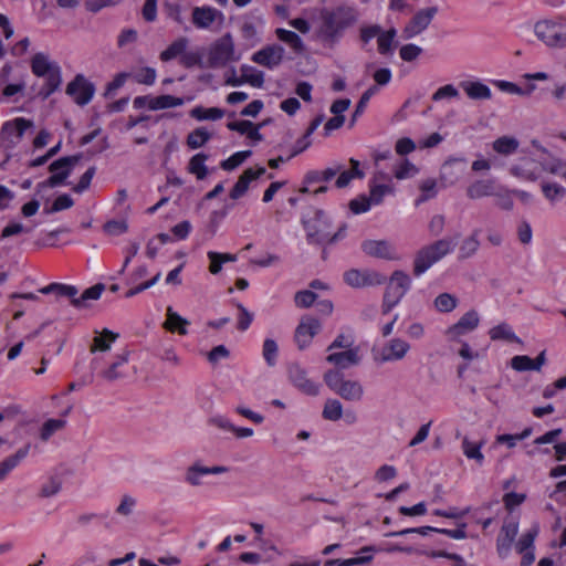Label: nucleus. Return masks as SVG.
I'll use <instances>...</instances> for the list:
<instances>
[{
	"instance_id": "nucleus-54",
	"label": "nucleus",
	"mask_w": 566,
	"mask_h": 566,
	"mask_svg": "<svg viewBox=\"0 0 566 566\" xmlns=\"http://www.w3.org/2000/svg\"><path fill=\"white\" fill-rule=\"evenodd\" d=\"M394 191V188L389 185H371L370 186V192H369V199L373 202V205H379L382 202L385 195L391 193Z\"/></svg>"
},
{
	"instance_id": "nucleus-30",
	"label": "nucleus",
	"mask_w": 566,
	"mask_h": 566,
	"mask_svg": "<svg viewBox=\"0 0 566 566\" xmlns=\"http://www.w3.org/2000/svg\"><path fill=\"white\" fill-rule=\"evenodd\" d=\"M352 168L349 170H340L337 175V179L335 181V186L339 189L345 188L349 185V182L355 179H361L364 178L365 174L363 170L359 169V161L350 158L349 160Z\"/></svg>"
},
{
	"instance_id": "nucleus-58",
	"label": "nucleus",
	"mask_w": 566,
	"mask_h": 566,
	"mask_svg": "<svg viewBox=\"0 0 566 566\" xmlns=\"http://www.w3.org/2000/svg\"><path fill=\"white\" fill-rule=\"evenodd\" d=\"M378 92V87L377 85H373L370 86L369 88H367L360 96L357 105H356V108H355V112L353 114V120L356 119L357 116L361 115L369 102V99Z\"/></svg>"
},
{
	"instance_id": "nucleus-26",
	"label": "nucleus",
	"mask_w": 566,
	"mask_h": 566,
	"mask_svg": "<svg viewBox=\"0 0 566 566\" xmlns=\"http://www.w3.org/2000/svg\"><path fill=\"white\" fill-rule=\"evenodd\" d=\"M217 13L211 7H196L192 10V23L198 29H208L214 22Z\"/></svg>"
},
{
	"instance_id": "nucleus-28",
	"label": "nucleus",
	"mask_w": 566,
	"mask_h": 566,
	"mask_svg": "<svg viewBox=\"0 0 566 566\" xmlns=\"http://www.w3.org/2000/svg\"><path fill=\"white\" fill-rule=\"evenodd\" d=\"M167 319L164 323V328L169 332H177L180 335H187L188 329L187 326L189 325V321L181 317L177 312L172 310V307H167L166 313Z\"/></svg>"
},
{
	"instance_id": "nucleus-5",
	"label": "nucleus",
	"mask_w": 566,
	"mask_h": 566,
	"mask_svg": "<svg viewBox=\"0 0 566 566\" xmlns=\"http://www.w3.org/2000/svg\"><path fill=\"white\" fill-rule=\"evenodd\" d=\"M411 287V279L403 271H395L387 284L381 310L382 314H388L396 305L399 304L401 298Z\"/></svg>"
},
{
	"instance_id": "nucleus-49",
	"label": "nucleus",
	"mask_w": 566,
	"mask_h": 566,
	"mask_svg": "<svg viewBox=\"0 0 566 566\" xmlns=\"http://www.w3.org/2000/svg\"><path fill=\"white\" fill-rule=\"evenodd\" d=\"M279 347L274 339L265 338L263 342L262 356L268 366L273 367L276 365Z\"/></svg>"
},
{
	"instance_id": "nucleus-62",
	"label": "nucleus",
	"mask_w": 566,
	"mask_h": 566,
	"mask_svg": "<svg viewBox=\"0 0 566 566\" xmlns=\"http://www.w3.org/2000/svg\"><path fill=\"white\" fill-rule=\"evenodd\" d=\"M74 205V201L72 199V197L70 195H61L59 196L53 205L51 206V208H49L46 210L48 213H53V212H57V211H62V210H65V209H70L71 207H73Z\"/></svg>"
},
{
	"instance_id": "nucleus-29",
	"label": "nucleus",
	"mask_w": 566,
	"mask_h": 566,
	"mask_svg": "<svg viewBox=\"0 0 566 566\" xmlns=\"http://www.w3.org/2000/svg\"><path fill=\"white\" fill-rule=\"evenodd\" d=\"M275 35L280 41L287 44L296 54H302L305 51V44L296 32L277 28L275 30Z\"/></svg>"
},
{
	"instance_id": "nucleus-7",
	"label": "nucleus",
	"mask_w": 566,
	"mask_h": 566,
	"mask_svg": "<svg viewBox=\"0 0 566 566\" xmlns=\"http://www.w3.org/2000/svg\"><path fill=\"white\" fill-rule=\"evenodd\" d=\"M238 60L233 39L230 33H227L211 45L208 54V66L212 69L222 67L229 62Z\"/></svg>"
},
{
	"instance_id": "nucleus-35",
	"label": "nucleus",
	"mask_w": 566,
	"mask_h": 566,
	"mask_svg": "<svg viewBox=\"0 0 566 566\" xmlns=\"http://www.w3.org/2000/svg\"><path fill=\"white\" fill-rule=\"evenodd\" d=\"M187 46H188V39L179 38V39L175 40L171 44H169L168 48L159 54V59L163 62H169L178 56L181 57V55L186 51Z\"/></svg>"
},
{
	"instance_id": "nucleus-8",
	"label": "nucleus",
	"mask_w": 566,
	"mask_h": 566,
	"mask_svg": "<svg viewBox=\"0 0 566 566\" xmlns=\"http://www.w3.org/2000/svg\"><path fill=\"white\" fill-rule=\"evenodd\" d=\"M310 244H325L329 239L331 222L323 210H316L311 220H303Z\"/></svg>"
},
{
	"instance_id": "nucleus-34",
	"label": "nucleus",
	"mask_w": 566,
	"mask_h": 566,
	"mask_svg": "<svg viewBox=\"0 0 566 566\" xmlns=\"http://www.w3.org/2000/svg\"><path fill=\"white\" fill-rule=\"evenodd\" d=\"M118 338V334L114 333L107 328H104L102 333L96 335L93 339V344L91 346V352L95 353L96 350L107 352L111 349L112 343H114Z\"/></svg>"
},
{
	"instance_id": "nucleus-14",
	"label": "nucleus",
	"mask_w": 566,
	"mask_h": 566,
	"mask_svg": "<svg viewBox=\"0 0 566 566\" xmlns=\"http://www.w3.org/2000/svg\"><path fill=\"white\" fill-rule=\"evenodd\" d=\"M290 381L303 394L308 396H317L319 394V385L307 377L306 370L298 364L289 366Z\"/></svg>"
},
{
	"instance_id": "nucleus-43",
	"label": "nucleus",
	"mask_w": 566,
	"mask_h": 566,
	"mask_svg": "<svg viewBox=\"0 0 566 566\" xmlns=\"http://www.w3.org/2000/svg\"><path fill=\"white\" fill-rule=\"evenodd\" d=\"M241 76H243V81L250 84L253 87H262L264 84V73L250 66L248 64H243L240 67Z\"/></svg>"
},
{
	"instance_id": "nucleus-64",
	"label": "nucleus",
	"mask_w": 566,
	"mask_h": 566,
	"mask_svg": "<svg viewBox=\"0 0 566 566\" xmlns=\"http://www.w3.org/2000/svg\"><path fill=\"white\" fill-rule=\"evenodd\" d=\"M459 96V91L455 86L452 84H447L444 86L439 87L433 94H432V101L438 102L443 98H453Z\"/></svg>"
},
{
	"instance_id": "nucleus-53",
	"label": "nucleus",
	"mask_w": 566,
	"mask_h": 566,
	"mask_svg": "<svg viewBox=\"0 0 566 566\" xmlns=\"http://www.w3.org/2000/svg\"><path fill=\"white\" fill-rule=\"evenodd\" d=\"M127 363V355L119 356L116 361H114L107 369L102 371V377L107 381H114L120 377H123V373L118 369L120 366Z\"/></svg>"
},
{
	"instance_id": "nucleus-47",
	"label": "nucleus",
	"mask_w": 566,
	"mask_h": 566,
	"mask_svg": "<svg viewBox=\"0 0 566 566\" xmlns=\"http://www.w3.org/2000/svg\"><path fill=\"white\" fill-rule=\"evenodd\" d=\"M458 305V298L450 293H441L434 300V307L441 313H450Z\"/></svg>"
},
{
	"instance_id": "nucleus-27",
	"label": "nucleus",
	"mask_w": 566,
	"mask_h": 566,
	"mask_svg": "<svg viewBox=\"0 0 566 566\" xmlns=\"http://www.w3.org/2000/svg\"><path fill=\"white\" fill-rule=\"evenodd\" d=\"M30 446L27 444L20 448L14 454L7 457L0 462V482L3 481L8 474L19 465V463L28 455Z\"/></svg>"
},
{
	"instance_id": "nucleus-39",
	"label": "nucleus",
	"mask_w": 566,
	"mask_h": 566,
	"mask_svg": "<svg viewBox=\"0 0 566 566\" xmlns=\"http://www.w3.org/2000/svg\"><path fill=\"white\" fill-rule=\"evenodd\" d=\"M207 256L210 261L209 271L211 274H218L222 270V264L237 261V255L231 253H220L209 251Z\"/></svg>"
},
{
	"instance_id": "nucleus-22",
	"label": "nucleus",
	"mask_w": 566,
	"mask_h": 566,
	"mask_svg": "<svg viewBox=\"0 0 566 566\" xmlns=\"http://www.w3.org/2000/svg\"><path fill=\"white\" fill-rule=\"evenodd\" d=\"M539 165L531 158H524L510 168L511 175L524 180L534 181L539 177Z\"/></svg>"
},
{
	"instance_id": "nucleus-6",
	"label": "nucleus",
	"mask_w": 566,
	"mask_h": 566,
	"mask_svg": "<svg viewBox=\"0 0 566 566\" xmlns=\"http://www.w3.org/2000/svg\"><path fill=\"white\" fill-rule=\"evenodd\" d=\"M538 40L549 48H563L566 44V25L563 19H546L534 27Z\"/></svg>"
},
{
	"instance_id": "nucleus-11",
	"label": "nucleus",
	"mask_w": 566,
	"mask_h": 566,
	"mask_svg": "<svg viewBox=\"0 0 566 566\" xmlns=\"http://www.w3.org/2000/svg\"><path fill=\"white\" fill-rule=\"evenodd\" d=\"M437 13V7H429L417 11L403 28L402 38L409 40L423 32L430 25Z\"/></svg>"
},
{
	"instance_id": "nucleus-41",
	"label": "nucleus",
	"mask_w": 566,
	"mask_h": 566,
	"mask_svg": "<svg viewBox=\"0 0 566 566\" xmlns=\"http://www.w3.org/2000/svg\"><path fill=\"white\" fill-rule=\"evenodd\" d=\"M190 116L197 120H218L224 116V111L219 107L196 106L190 111Z\"/></svg>"
},
{
	"instance_id": "nucleus-17",
	"label": "nucleus",
	"mask_w": 566,
	"mask_h": 566,
	"mask_svg": "<svg viewBox=\"0 0 566 566\" xmlns=\"http://www.w3.org/2000/svg\"><path fill=\"white\" fill-rule=\"evenodd\" d=\"M319 329L321 323L318 319L311 316L302 317L294 335L297 347L300 349L306 348L311 344L313 337L319 332Z\"/></svg>"
},
{
	"instance_id": "nucleus-60",
	"label": "nucleus",
	"mask_w": 566,
	"mask_h": 566,
	"mask_svg": "<svg viewBox=\"0 0 566 566\" xmlns=\"http://www.w3.org/2000/svg\"><path fill=\"white\" fill-rule=\"evenodd\" d=\"M160 276L161 273L158 272L155 276H153L150 280L145 281L144 283L130 285L132 287L126 292L125 297H133L144 292L145 290L154 286L160 280Z\"/></svg>"
},
{
	"instance_id": "nucleus-12",
	"label": "nucleus",
	"mask_w": 566,
	"mask_h": 566,
	"mask_svg": "<svg viewBox=\"0 0 566 566\" xmlns=\"http://www.w3.org/2000/svg\"><path fill=\"white\" fill-rule=\"evenodd\" d=\"M344 281L347 285L354 289H361L366 286L381 285L386 282V277L375 271L350 269L344 273Z\"/></svg>"
},
{
	"instance_id": "nucleus-52",
	"label": "nucleus",
	"mask_w": 566,
	"mask_h": 566,
	"mask_svg": "<svg viewBox=\"0 0 566 566\" xmlns=\"http://www.w3.org/2000/svg\"><path fill=\"white\" fill-rule=\"evenodd\" d=\"M251 154H252L251 150L237 151L232 156L227 158L226 160H222L220 163V167L223 170H228V171L233 170L238 166H240L247 158H249L251 156Z\"/></svg>"
},
{
	"instance_id": "nucleus-57",
	"label": "nucleus",
	"mask_w": 566,
	"mask_h": 566,
	"mask_svg": "<svg viewBox=\"0 0 566 566\" xmlns=\"http://www.w3.org/2000/svg\"><path fill=\"white\" fill-rule=\"evenodd\" d=\"M62 83V77H59L57 74L51 76V78H45V83L39 92V96L42 99L49 98L55 91L59 90Z\"/></svg>"
},
{
	"instance_id": "nucleus-55",
	"label": "nucleus",
	"mask_w": 566,
	"mask_h": 566,
	"mask_svg": "<svg viewBox=\"0 0 566 566\" xmlns=\"http://www.w3.org/2000/svg\"><path fill=\"white\" fill-rule=\"evenodd\" d=\"M538 534V527L533 526L526 533H524L516 544L517 552H525L527 549H533L535 537Z\"/></svg>"
},
{
	"instance_id": "nucleus-59",
	"label": "nucleus",
	"mask_w": 566,
	"mask_h": 566,
	"mask_svg": "<svg viewBox=\"0 0 566 566\" xmlns=\"http://www.w3.org/2000/svg\"><path fill=\"white\" fill-rule=\"evenodd\" d=\"M316 297H317V295L314 292H312L310 290H304V291H298L295 294L294 301H295V304L297 307L307 308L315 303Z\"/></svg>"
},
{
	"instance_id": "nucleus-21",
	"label": "nucleus",
	"mask_w": 566,
	"mask_h": 566,
	"mask_svg": "<svg viewBox=\"0 0 566 566\" xmlns=\"http://www.w3.org/2000/svg\"><path fill=\"white\" fill-rule=\"evenodd\" d=\"M264 167H258L256 169L248 168L242 175L239 177L238 181L233 186L230 191V198L233 200H238L245 195L249 189L250 184L253 180L259 179L261 176L265 174Z\"/></svg>"
},
{
	"instance_id": "nucleus-24",
	"label": "nucleus",
	"mask_w": 566,
	"mask_h": 566,
	"mask_svg": "<svg viewBox=\"0 0 566 566\" xmlns=\"http://www.w3.org/2000/svg\"><path fill=\"white\" fill-rule=\"evenodd\" d=\"M545 364V352L535 359L526 355H516L511 359V367L516 371L539 370Z\"/></svg>"
},
{
	"instance_id": "nucleus-40",
	"label": "nucleus",
	"mask_w": 566,
	"mask_h": 566,
	"mask_svg": "<svg viewBox=\"0 0 566 566\" xmlns=\"http://www.w3.org/2000/svg\"><path fill=\"white\" fill-rule=\"evenodd\" d=\"M184 104V99L181 97H176L172 95H160L156 97H151L148 104V108L151 111L166 109L170 107L181 106Z\"/></svg>"
},
{
	"instance_id": "nucleus-45",
	"label": "nucleus",
	"mask_w": 566,
	"mask_h": 566,
	"mask_svg": "<svg viewBox=\"0 0 566 566\" xmlns=\"http://www.w3.org/2000/svg\"><path fill=\"white\" fill-rule=\"evenodd\" d=\"M203 475H207L206 467L201 465L199 462H195L187 468L185 482L191 486H199L201 485V478Z\"/></svg>"
},
{
	"instance_id": "nucleus-37",
	"label": "nucleus",
	"mask_w": 566,
	"mask_h": 566,
	"mask_svg": "<svg viewBox=\"0 0 566 566\" xmlns=\"http://www.w3.org/2000/svg\"><path fill=\"white\" fill-rule=\"evenodd\" d=\"M542 192L544 197L551 202L562 200L565 195V188L549 178H546L541 184Z\"/></svg>"
},
{
	"instance_id": "nucleus-51",
	"label": "nucleus",
	"mask_w": 566,
	"mask_h": 566,
	"mask_svg": "<svg viewBox=\"0 0 566 566\" xmlns=\"http://www.w3.org/2000/svg\"><path fill=\"white\" fill-rule=\"evenodd\" d=\"M134 81L138 84L153 85L157 77V72L154 67L145 66L130 74Z\"/></svg>"
},
{
	"instance_id": "nucleus-3",
	"label": "nucleus",
	"mask_w": 566,
	"mask_h": 566,
	"mask_svg": "<svg viewBox=\"0 0 566 566\" xmlns=\"http://www.w3.org/2000/svg\"><path fill=\"white\" fill-rule=\"evenodd\" d=\"M454 243L451 239H441L420 249L413 260V274L420 276L434 263L453 251Z\"/></svg>"
},
{
	"instance_id": "nucleus-2",
	"label": "nucleus",
	"mask_w": 566,
	"mask_h": 566,
	"mask_svg": "<svg viewBox=\"0 0 566 566\" xmlns=\"http://www.w3.org/2000/svg\"><path fill=\"white\" fill-rule=\"evenodd\" d=\"M105 285L102 283H97L88 289H86L81 296L77 297L78 290L74 285L63 284V283H51L42 289H40V293L42 294H55L57 297H66L71 301V304L76 308H85L87 307L88 301L98 300L104 291Z\"/></svg>"
},
{
	"instance_id": "nucleus-18",
	"label": "nucleus",
	"mask_w": 566,
	"mask_h": 566,
	"mask_svg": "<svg viewBox=\"0 0 566 566\" xmlns=\"http://www.w3.org/2000/svg\"><path fill=\"white\" fill-rule=\"evenodd\" d=\"M361 250L369 256L398 260L396 247L387 240H366L361 243Z\"/></svg>"
},
{
	"instance_id": "nucleus-44",
	"label": "nucleus",
	"mask_w": 566,
	"mask_h": 566,
	"mask_svg": "<svg viewBox=\"0 0 566 566\" xmlns=\"http://www.w3.org/2000/svg\"><path fill=\"white\" fill-rule=\"evenodd\" d=\"M211 138L210 133L205 127H198L187 136V146L190 149H197L207 144Z\"/></svg>"
},
{
	"instance_id": "nucleus-19",
	"label": "nucleus",
	"mask_w": 566,
	"mask_h": 566,
	"mask_svg": "<svg viewBox=\"0 0 566 566\" xmlns=\"http://www.w3.org/2000/svg\"><path fill=\"white\" fill-rule=\"evenodd\" d=\"M410 349V345L401 338L390 339L379 352L376 359L380 363L401 360Z\"/></svg>"
},
{
	"instance_id": "nucleus-61",
	"label": "nucleus",
	"mask_w": 566,
	"mask_h": 566,
	"mask_svg": "<svg viewBox=\"0 0 566 566\" xmlns=\"http://www.w3.org/2000/svg\"><path fill=\"white\" fill-rule=\"evenodd\" d=\"M136 499L133 497L129 494H125L122 496L119 505L116 507V513L122 516H129L135 506H136Z\"/></svg>"
},
{
	"instance_id": "nucleus-50",
	"label": "nucleus",
	"mask_w": 566,
	"mask_h": 566,
	"mask_svg": "<svg viewBox=\"0 0 566 566\" xmlns=\"http://www.w3.org/2000/svg\"><path fill=\"white\" fill-rule=\"evenodd\" d=\"M396 30L394 28L380 33L377 36L378 51L380 54H388L392 50V43L396 36Z\"/></svg>"
},
{
	"instance_id": "nucleus-16",
	"label": "nucleus",
	"mask_w": 566,
	"mask_h": 566,
	"mask_svg": "<svg viewBox=\"0 0 566 566\" xmlns=\"http://www.w3.org/2000/svg\"><path fill=\"white\" fill-rule=\"evenodd\" d=\"M32 73L36 77L51 78V76L57 74L62 77L61 67L56 62L50 60L49 55L43 52H38L33 55L30 62Z\"/></svg>"
},
{
	"instance_id": "nucleus-42",
	"label": "nucleus",
	"mask_w": 566,
	"mask_h": 566,
	"mask_svg": "<svg viewBox=\"0 0 566 566\" xmlns=\"http://www.w3.org/2000/svg\"><path fill=\"white\" fill-rule=\"evenodd\" d=\"M492 340H506L521 343V339L514 334L512 327L506 323H501L489 332Z\"/></svg>"
},
{
	"instance_id": "nucleus-38",
	"label": "nucleus",
	"mask_w": 566,
	"mask_h": 566,
	"mask_svg": "<svg viewBox=\"0 0 566 566\" xmlns=\"http://www.w3.org/2000/svg\"><path fill=\"white\" fill-rule=\"evenodd\" d=\"M208 155L198 153L192 156L188 163V170L193 174L198 180H203L208 175V168L205 165Z\"/></svg>"
},
{
	"instance_id": "nucleus-48",
	"label": "nucleus",
	"mask_w": 566,
	"mask_h": 566,
	"mask_svg": "<svg viewBox=\"0 0 566 566\" xmlns=\"http://www.w3.org/2000/svg\"><path fill=\"white\" fill-rule=\"evenodd\" d=\"M66 426L64 419H49L41 428L40 438L42 441H48L56 431L62 430Z\"/></svg>"
},
{
	"instance_id": "nucleus-15",
	"label": "nucleus",
	"mask_w": 566,
	"mask_h": 566,
	"mask_svg": "<svg viewBox=\"0 0 566 566\" xmlns=\"http://www.w3.org/2000/svg\"><path fill=\"white\" fill-rule=\"evenodd\" d=\"M284 52L285 51L283 46L271 44L254 52L251 56V60L259 65L272 70L282 63L284 59Z\"/></svg>"
},
{
	"instance_id": "nucleus-63",
	"label": "nucleus",
	"mask_w": 566,
	"mask_h": 566,
	"mask_svg": "<svg viewBox=\"0 0 566 566\" xmlns=\"http://www.w3.org/2000/svg\"><path fill=\"white\" fill-rule=\"evenodd\" d=\"M421 53L422 49L412 43L402 45L399 51L400 57L406 62L415 61Z\"/></svg>"
},
{
	"instance_id": "nucleus-4",
	"label": "nucleus",
	"mask_w": 566,
	"mask_h": 566,
	"mask_svg": "<svg viewBox=\"0 0 566 566\" xmlns=\"http://www.w3.org/2000/svg\"><path fill=\"white\" fill-rule=\"evenodd\" d=\"M326 386L336 395L348 401H359L364 395V388L357 380H346L337 369H329L324 374Z\"/></svg>"
},
{
	"instance_id": "nucleus-32",
	"label": "nucleus",
	"mask_w": 566,
	"mask_h": 566,
	"mask_svg": "<svg viewBox=\"0 0 566 566\" xmlns=\"http://www.w3.org/2000/svg\"><path fill=\"white\" fill-rule=\"evenodd\" d=\"M483 444H484L483 441L473 442V441H470L468 437H464L462 439L461 448H462L463 454L469 460H474L479 465H482L484 462V455L481 452Z\"/></svg>"
},
{
	"instance_id": "nucleus-31",
	"label": "nucleus",
	"mask_w": 566,
	"mask_h": 566,
	"mask_svg": "<svg viewBox=\"0 0 566 566\" xmlns=\"http://www.w3.org/2000/svg\"><path fill=\"white\" fill-rule=\"evenodd\" d=\"M467 195L471 199L494 196V186L492 180H476L467 189Z\"/></svg>"
},
{
	"instance_id": "nucleus-9",
	"label": "nucleus",
	"mask_w": 566,
	"mask_h": 566,
	"mask_svg": "<svg viewBox=\"0 0 566 566\" xmlns=\"http://www.w3.org/2000/svg\"><path fill=\"white\" fill-rule=\"evenodd\" d=\"M32 126L33 122L23 117L6 122L0 130L1 140L4 147H15L21 142L25 130Z\"/></svg>"
},
{
	"instance_id": "nucleus-36",
	"label": "nucleus",
	"mask_w": 566,
	"mask_h": 566,
	"mask_svg": "<svg viewBox=\"0 0 566 566\" xmlns=\"http://www.w3.org/2000/svg\"><path fill=\"white\" fill-rule=\"evenodd\" d=\"M479 230H474L470 237L464 239L459 248V259L464 260L473 256L480 248Z\"/></svg>"
},
{
	"instance_id": "nucleus-25",
	"label": "nucleus",
	"mask_w": 566,
	"mask_h": 566,
	"mask_svg": "<svg viewBox=\"0 0 566 566\" xmlns=\"http://www.w3.org/2000/svg\"><path fill=\"white\" fill-rule=\"evenodd\" d=\"M326 360L338 368L346 369L357 365L360 358L357 348H348L345 352L329 354Z\"/></svg>"
},
{
	"instance_id": "nucleus-46",
	"label": "nucleus",
	"mask_w": 566,
	"mask_h": 566,
	"mask_svg": "<svg viewBox=\"0 0 566 566\" xmlns=\"http://www.w3.org/2000/svg\"><path fill=\"white\" fill-rule=\"evenodd\" d=\"M322 416L329 421H337L343 417V406L337 399H327Z\"/></svg>"
},
{
	"instance_id": "nucleus-33",
	"label": "nucleus",
	"mask_w": 566,
	"mask_h": 566,
	"mask_svg": "<svg viewBox=\"0 0 566 566\" xmlns=\"http://www.w3.org/2000/svg\"><path fill=\"white\" fill-rule=\"evenodd\" d=\"M518 146V140L512 136L499 137L492 144L493 150L503 156L513 155L516 153Z\"/></svg>"
},
{
	"instance_id": "nucleus-10",
	"label": "nucleus",
	"mask_w": 566,
	"mask_h": 566,
	"mask_svg": "<svg viewBox=\"0 0 566 566\" xmlns=\"http://www.w3.org/2000/svg\"><path fill=\"white\" fill-rule=\"evenodd\" d=\"M78 156H66L53 161L49 167L52 175L46 181L39 184L38 187H56L61 185L70 176L71 169L78 161Z\"/></svg>"
},
{
	"instance_id": "nucleus-13",
	"label": "nucleus",
	"mask_w": 566,
	"mask_h": 566,
	"mask_svg": "<svg viewBox=\"0 0 566 566\" xmlns=\"http://www.w3.org/2000/svg\"><path fill=\"white\" fill-rule=\"evenodd\" d=\"M66 94L74 98V102L84 106L88 104L95 93V86L84 75L77 74L66 86Z\"/></svg>"
},
{
	"instance_id": "nucleus-56",
	"label": "nucleus",
	"mask_w": 566,
	"mask_h": 566,
	"mask_svg": "<svg viewBox=\"0 0 566 566\" xmlns=\"http://www.w3.org/2000/svg\"><path fill=\"white\" fill-rule=\"evenodd\" d=\"M394 174L398 180H402V179L411 178L415 175H417L418 168L412 163H410L408 159H405L396 167Z\"/></svg>"
},
{
	"instance_id": "nucleus-20",
	"label": "nucleus",
	"mask_w": 566,
	"mask_h": 566,
	"mask_svg": "<svg viewBox=\"0 0 566 566\" xmlns=\"http://www.w3.org/2000/svg\"><path fill=\"white\" fill-rule=\"evenodd\" d=\"M480 323V317L476 311L471 310L463 314L460 319L450 326L447 331V334L451 338H458L462 335H465L472 331H474Z\"/></svg>"
},
{
	"instance_id": "nucleus-23",
	"label": "nucleus",
	"mask_w": 566,
	"mask_h": 566,
	"mask_svg": "<svg viewBox=\"0 0 566 566\" xmlns=\"http://www.w3.org/2000/svg\"><path fill=\"white\" fill-rule=\"evenodd\" d=\"M460 87L472 101H489L492 98L491 88L483 82L476 81H462Z\"/></svg>"
},
{
	"instance_id": "nucleus-1",
	"label": "nucleus",
	"mask_w": 566,
	"mask_h": 566,
	"mask_svg": "<svg viewBox=\"0 0 566 566\" xmlns=\"http://www.w3.org/2000/svg\"><path fill=\"white\" fill-rule=\"evenodd\" d=\"M318 35L323 42L336 44L344 32L358 21V12L352 6L342 4L335 8H322L319 10Z\"/></svg>"
}]
</instances>
